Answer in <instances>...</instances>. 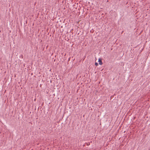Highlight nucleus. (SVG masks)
<instances>
[{"mask_svg":"<svg viewBox=\"0 0 150 150\" xmlns=\"http://www.w3.org/2000/svg\"><path fill=\"white\" fill-rule=\"evenodd\" d=\"M98 62H99V64L100 65H101L103 63L100 58H99L98 59Z\"/></svg>","mask_w":150,"mask_h":150,"instance_id":"f257e3e1","label":"nucleus"},{"mask_svg":"<svg viewBox=\"0 0 150 150\" xmlns=\"http://www.w3.org/2000/svg\"><path fill=\"white\" fill-rule=\"evenodd\" d=\"M98 63L97 62H96L95 63V65L96 66H97L98 65Z\"/></svg>","mask_w":150,"mask_h":150,"instance_id":"f03ea898","label":"nucleus"}]
</instances>
